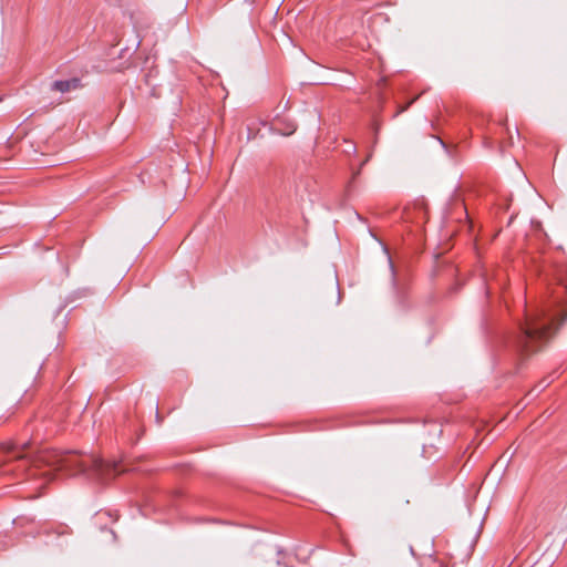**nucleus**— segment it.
<instances>
[{
  "label": "nucleus",
  "mask_w": 567,
  "mask_h": 567,
  "mask_svg": "<svg viewBox=\"0 0 567 567\" xmlns=\"http://www.w3.org/2000/svg\"><path fill=\"white\" fill-rule=\"evenodd\" d=\"M32 465L34 467L47 465L54 470H65L72 474L87 473L101 482L120 473L118 464L115 462H105L95 456H82L74 452L42 451L32 460Z\"/></svg>",
  "instance_id": "1"
},
{
  "label": "nucleus",
  "mask_w": 567,
  "mask_h": 567,
  "mask_svg": "<svg viewBox=\"0 0 567 567\" xmlns=\"http://www.w3.org/2000/svg\"><path fill=\"white\" fill-rule=\"evenodd\" d=\"M555 326L556 317L546 310L527 313L515 340L516 348L526 353L536 351L538 343L551 336Z\"/></svg>",
  "instance_id": "2"
},
{
  "label": "nucleus",
  "mask_w": 567,
  "mask_h": 567,
  "mask_svg": "<svg viewBox=\"0 0 567 567\" xmlns=\"http://www.w3.org/2000/svg\"><path fill=\"white\" fill-rule=\"evenodd\" d=\"M80 86V80L79 79H71V80H60L54 81L51 85L52 91H58L61 93H66L71 90L78 89Z\"/></svg>",
  "instance_id": "3"
},
{
  "label": "nucleus",
  "mask_w": 567,
  "mask_h": 567,
  "mask_svg": "<svg viewBox=\"0 0 567 567\" xmlns=\"http://www.w3.org/2000/svg\"><path fill=\"white\" fill-rule=\"evenodd\" d=\"M275 128L282 135H291L297 130V125L292 121L278 120L275 122Z\"/></svg>",
  "instance_id": "4"
},
{
  "label": "nucleus",
  "mask_w": 567,
  "mask_h": 567,
  "mask_svg": "<svg viewBox=\"0 0 567 567\" xmlns=\"http://www.w3.org/2000/svg\"><path fill=\"white\" fill-rule=\"evenodd\" d=\"M551 381H553V379H551V378H549V377H548V378H545V379H543V380L538 383V385L536 386V389L538 390V392H540V391L545 390V389L550 384V382H551Z\"/></svg>",
  "instance_id": "5"
},
{
  "label": "nucleus",
  "mask_w": 567,
  "mask_h": 567,
  "mask_svg": "<svg viewBox=\"0 0 567 567\" xmlns=\"http://www.w3.org/2000/svg\"><path fill=\"white\" fill-rule=\"evenodd\" d=\"M566 318H567V316H565L564 318H561V319L559 320V323H558V324H561V323L566 320Z\"/></svg>",
  "instance_id": "6"
},
{
  "label": "nucleus",
  "mask_w": 567,
  "mask_h": 567,
  "mask_svg": "<svg viewBox=\"0 0 567 567\" xmlns=\"http://www.w3.org/2000/svg\"><path fill=\"white\" fill-rule=\"evenodd\" d=\"M412 104H413V101H410V102H409V104H406V106H405V107L408 109V107H410V105H412Z\"/></svg>",
  "instance_id": "7"
},
{
  "label": "nucleus",
  "mask_w": 567,
  "mask_h": 567,
  "mask_svg": "<svg viewBox=\"0 0 567 567\" xmlns=\"http://www.w3.org/2000/svg\"><path fill=\"white\" fill-rule=\"evenodd\" d=\"M412 104H413V101H410V102H409V104H406V106H405V107L408 109V107H410V105H412Z\"/></svg>",
  "instance_id": "8"
},
{
  "label": "nucleus",
  "mask_w": 567,
  "mask_h": 567,
  "mask_svg": "<svg viewBox=\"0 0 567 567\" xmlns=\"http://www.w3.org/2000/svg\"><path fill=\"white\" fill-rule=\"evenodd\" d=\"M412 104H413V101H410V102H409V104H406V106H405V107L408 109V107H410V105H412Z\"/></svg>",
  "instance_id": "9"
}]
</instances>
